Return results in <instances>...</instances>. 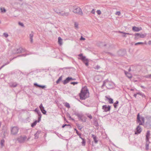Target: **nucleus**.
Segmentation results:
<instances>
[{"label":"nucleus","instance_id":"nucleus-1","mask_svg":"<svg viewBox=\"0 0 151 151\" xmlns=\"http://www.w3.org/2000/svg\"><path fill=\"white\" fill-rule=\"evenodd\" d=\"M80 99L82 100H84L89 96V92L88 90L86 88H82L79 94Z\"/></svg>","mask_w":151,"mask_h":151},{"label":"nucleus","instance_id":"nucleus-2","mask_svg":"<svg viewBox=\"0 0 151 151\" xmlns=\"http://www.w3.org/2000/svg\"><path fill=\"white\" fill-rule=\"evenodd\" d=\"M113 84L112 82L109 81L108 80H106L104 81L103 84L101 87L103 88L104 86H106L107 88L111 89L113 87Z\"/></svg>","mask_w":151,"mask_h":151},{"label":"nucleus","instance_id":"nucleus-3","mask_svg":"<svg viewBox=\"0 0 151 151\" xmlns=\"http://www.w3.org/2000/svg\"><path fill=\"white\" fill-rule=\"evenodd\" d=\"M54 11L56 12L58 15L63 16H68L69 15V13L68 12H63L59 9L56 8L53 9Z\"/></svg>","mask_w":151,"mask_h":151},{"label":"nucleus","instance_id":"nucleus-4","mask_svg":"<svg viewBox=\"0 0 151 151\" xmlns=\"http://www.w3.org/2000/svg\"><path fill=\"white\" fill-rule=\"evenodd\" d=\"M137 122L139 125H143L145 123V118L142 116L140 117L139 114L137 115Z\"/></svg>","mask_w":151,"mask_h":151},{"label":"nucleus","instance_id":"nucleus-5","mask_svg":"<svg viewBox=\"0 0 151 151\" xmlns=\"http://www.w3.org/2000/svg\"><path fill=\"white\" fill-rule=\"evenodd\" d=\"M29 139L30 137H29L27 139V137L26 136H20L17 138V140L19 143H23L25 142L26 139L28 140Z\"/></svg>","mask_w":151,"mask_h":151},{"label":"nucleus","instance_id":"nucleus-6","mask_svg":"<svg viewBox=\"0 0 151 151\" xmlns=\"http://www.w3.org/2000/svg\"><path fill=\"white\" fill-rule=\"evenodd\" d=\"M147 35L146 33L142 34L139 33H136L134 34L135 37L134 39L137 40L139 38H143L145 37Z\"/></svg>","mask_w":151,"mask_h":151},{"label":"nucleus","instance_id":"nucleus-7","mask_svg":"<svg viewBox=\"0 0 151 151\" xmlns=\"http://www.w3.org/2000/svg\"><path fill=\"white\" fill-rule=\"evenodd\" d=\"M11 134L13 135L17 134L19 131V128L17 127H12L11 128Z\"/></svg>","mask_w":151,"mask_h":151},{"label":"nucleus","instance_id":"nucleus-8","mask_svg":"<svg viewBox=\"0 0 151 151\" xmlns=\"http://www.w3.org/2000/svg\"><path fill=\"white\" fill-rule=\"evenodd\" d=\"M73 12L76 14L82 16L83 15V13L81 9L79 8H75L73 11Z\"/></svg>","mask_w":151,"mask_h":151},{"label":"nucleus","instance_id":"nucleus-9","mask_svg":"<svg viewBox=\"0 0 151 151\" xmlns=\"http://www.w3.org/2000/svg\"><path fill=\"white\" fill-rule=\"evenodd\" d=\"M140 125L138 126L136 129V131L135 132V134H140L142 131V129L141 127L140 126Z\"/></svg>","mask_w":151,"mask_h":151},{"label":"nucleus","instance_id":"nucleus-10","mask_svg":"<svg viewBox=\"0 0 151 151\" xmlns=\"http://www.w3.org/2000/svg\"><path fill=\"white\" fill-rule=\"evenodd\" d=\"M110 108L111 107L110 106L104 105L102 106V109L104 110V111L107 112L110 110Z\"/></svg>","mask_w":151,"mask_h":151},{"label":"nucleus","instance_id":"nucleus-11","mask_svg":"<svg viewBox=\"0 0 151 151\" xmlns=\"http://www.w3.org/2000/svg\"><path fill=\"white\" fill-rule=\"evenodd\" d=\"M142 29L141 27H137L136 26H133L132 28V30L133 31L138 32Z\"/></svg>","mask_w":151,"mask_h":151},{"label":"nucleus","instance_id":"nucleus-12","mask_svg":"<svg viewBox=\"0 0 151 151\" xmlns=\"http://www.w3.org/2000/svg\"><path fill=\"white\" fill-rule=\"evenodd\" d=\"M39 108H40V109L42 112V113L44 114H46V111L45 110L44 107L43 106L42 104H41L40 106H39Z\"/></svg>","mask_w":151,"mask_h":151},{"label":"nucleus","instance_id":"nucleus-13","mask_svg":"<svg viewBox=\"0 0 151 151\" xmlns=\"http://www.w3.org/2000/svg\"><path fill=\"white\" fill-rule=\"evenodd\" d=\"M75 114L77 116L79 119L82 120V118L83 116V115L82 114L78 113V112H76L75 113Z\"/></svg>","mask_w":151,"mask_h":151},{"label":"nucleus","instance_id":"nucleus-14","mask_svg":"<svg viewBox=\"0 0 151 151\" xmlns=\"http://www.w3.org/2000/svg\"><path fill=\"white\" fill-rule=\"evenodd\" d=\"M150 135V131H147V132L146 134V141H149V137Z\"/></svg>","mask_w":151,"mask_h":151},{"label":"nucleus","instance_id":"nucleus-15","mask_svg":"<svg viewBox=\"0 0 151 151\" xmlns=\"http://www.w3.org/2000/svg\"><path fill=\"white\" fill-rule=\"evenodd\" d=\"M9 86L11 87H15L17 85L16 82H11L9 83Z\"/></svg>","mask_w":151,"mask_h":151},{"label":"nucleus","instance_id":"nucleus-16","mask_svg":"<svg viewBox=\"0 0 151 151\" xmlns=\"http://www.w3.org/2000/svg\"><path fill=\"white\" fill-rule=\"evenodd\" d=\"M72 79L71 78H70V77L67 78L66 79L63 81V84L64 85L66 84L70 81V79Z\"/></svg>","mask_w":151,"mask_h":151},{"label":"nucleus","instance_id":"nucleus-17","mask_svg":"<svg viewBox=\"0 0 151 151\" xmlns=\"http://www.w3.org/2000/svg\"><path fill=\"white\" fill-rule=\"evenodd\" d=\"M105 98L106 100H108V101L110 104H111L113 103V99H112L110 98L109 96H106Z\"/></svg>","mask_w":151,"mask_h":151},{"label":"nucleus","instance_id":"nucleus-18","mask_svg":"<svg viewBox=\"0 0 151 151\" xmlns=\"http://www.w3.org/2000/svg\"><path fill=\"white\" fill-rule=\"evenodd\" d=\"M124 73L125 75L126 76L129 78H131L132 77V75L130 73H129L128 72L125 71Z\"/></svg>","mask_w":151,"mask_h":151},{"label":"nucleus","instance_id":"nucleus-19","mask_svg":"<svg viewBox=\"0 0 151 151\" xmlns=\"http://www.w3.org/2000/svg\"><path fill=\"white\" fill-rule=\"evenodd\" d=\"M33 33L32 32L29 35V38L30 39V42L32 43L33 42Z\"/></svg>","mask_w":151,"mask_h":151},{"label":"nucleus","instance_id":"nucleus-20","mask_svg":"<svg viewBox=\"0 0 151 151\" xmlns=\"http://www.w3.org/2000/svg\"><path fill=\"white\" fill-rule=\"evenodd\" d=\"M22 48H20L18 49H17L16 52H13V53H14V54L18 53H20L21 52H22Z\"/></svg>","mask_w":151,"mask_h":151},{"label":"nucleus","instance_id":"nucleus-21","mask_svg":"<svg viewBox=\"0 0 151 151\" xmlns=\"http://www.w3.org/2000/svg\"><path fill=\"white\" fill-rule=\"evenodd\" d=\"M124 52L122 50H119L117 52L118 55L120 56H123L124 55Z\"/></svg>","mask_w":151,"mask_h":151},{"label":"nucleus","instance_id":"nucleus-22","mask_svg":"<svg viewBox=\"0 0 151 151\" xmlns=\"http://www.w3.org/2000/svg\"><path fill=\"white\" fill-rule=\"evenodd\" d=\"M150 143L149 141H146L145 148L147 150H149V144Z\"/></svg>","mask_w":151,"mask_h":151},{"label":"nucleus","instance_id":"nucleus-23","mask_svg":"<svg viewBox=\"0 0 151 151\" xmlns=\"http://www.w3.org/2000/svg\"><path fill=\"white\" fill-rule=\"evenodd\" d=\"M34 85L35 86H37L41 88H44L45 87V86H42L41 85H39L37 83H35Z\"/></svg>","mask_w":151,"mask_h":151},{"label":"nucleus","instance_id":"nucleus-24","mask_svg":"<svg viewBox=\"0 0 151 151\" xmlns=\"http://www.w3.org/2000/svg\"><path fill=\"white\" fill-rule=\"evenodd\" d=\"M62 40L60 37H58V42L59 44L60 45H61L62 44Z\"/></svg>","mask_w":151,"mask_h":151},{"label":"nucleus","instance_id":"nucleus-25","mask_svg":"<svg viewBox=\"0 0 151 151\" xmlns=\"http://www.w3.org/2000/svg\"><path fill=\"white\" fill-rule=\"evenodd\" d=\"M92 137L93 138L94 141L96 143L98 142V141L97 140L96 137V136L94 135L93 134H92Z\"/></svg>","mask_w":151,"mask_h":151},{"label":"nucleus","instance_id":"nucleus-26","mask_svg":"<svg viewBox=\"0 0 151 151\" xmlns=\"http://www.w3.org/2000/svg\"><path fill=\"white\" fill-rule=\"evenodd\" d=\"M137 94H138L141 96L142 97H145V96L144 94L142 92H139L137 93Z\"/></svg>","mask_w":151,"mask_h":151},{"label":"nucleus","instance_id":"nucleus-27","mask_svg":"<svg viewBox=\"0 0 151 151\" xmlns=\"http://www.w3.org/2000/svg\"><path fill=\"white\" fill-rule=\"evenodd\" d=\"M39 132H37L36 134H35V139H37L39 137Z\"/></svg>","mask_w":151,"mask_h":151},{"label":"nucleus","instance_id":"nucleus-28","mask_svg":"<svg viewBox=\"0 0 151 151\" xmlns=\"http://www.w3.org/2000/svg\"><path fill=\"white\" fill-rule=\"evenodd\" d=\"M38 115V120H36L38 122H40V121L41 120V118L42 117V114H40Z\"/></svg>","mask_w":151,"mask_h":151},{"label":"nucleus","instance_id":"nucleus-29","mask_svg":"<svg viewBox=\"0 0 151 151\" xmlns=\"http://www.w3.org/2000/svg\"><path fill=\"white\" fill-rule=\"evenodd\" d=\"M34 111L36 112L38 115L41 114V113L37 108L35 109Z\"/></svg>","mask_w":151,"mask_h":151},{"label":"nucleus","instance_id":"nucleus-30","mask_svg":"<svg viewBox=\"0 0 151 151\" xmlns=\"http://www.w3.org/2000/svg\"><path fill=\"white\" fill-rule=\"evenodd\" d=\"M81 59L84 61H87V59H86V57L83 56L81 58Z\"/></svg>","mask_w":151,"mask_h":151},{"label":"nucleus","instance_id":"nucleus-31","mask_svg":"<svg viewBox=\"0 0 151 151\" xmlns=\"http://www.w3.org/2000/svg\"><path fill=\"white\" fill-rule=\"evenodd\" d=\"M144 77L146 78L151 79V74L145 75Z\"/></svg>","mask_w":151,"mask_h":151},{"label":"nucleus","instance_id":"nucleus-32","mask_svg":"<svg viewBox=\"0 0 151 151\" xmlns=\"http://www.w3.org/2000/svg\"><path fill=\"white\" fill-rule=\"evenodd\" d=\"M38 122L36 121H35L32 124H31V127H33L35 126L37 123Z\"/></svg>","mask_w":151,"mask_h":151},{"label":"nucleus","instance_id":"nucleus-33","mask_svg":"<svg viewBox=\"0 0 151 151\" xmlns=\"http://www.w3.org/2000/svg\"><path fill=\"white\" fill-rule=\"evenodd\" d=\"M62 79V76H61L58 79L56 83L57 84H58L60 82V81H61Z\"/></svg>","mask_w":151,"mask_h":151},{"label":"nucleus","instance_id":"nucleus-34","mask_svg":"<svg viewBox=\"0 0 151 151\" xmlns=\"http://www.w3.org/2000/svg\"><path fill=\"white\" fill-rule=\"evenodd\" d=\"M10 62L7 61L6 63L5 64L2 65L0 68V70L3 67H4L6 65L8 64Z\"/></svg>","mask_w":151,"mask_h":151},{"label":"nucleus","instance_id":"nucleus-35","mask_svg":"<svg viewBox=\"0 0 151 151\" xmlns=\"http://www.w3.org/2000/svg\"><path fill=\"white\" fill-rule=\"evenodd\" d=\"M119 103V101H116V102L114 104V106L115 108H116L117 107V104Z\"/></svg>","mask_w":151,"mask_h":151},{"label":"nucleus","instance_id":"nucleus-36","mask_svg":"<svg viewBox=\"0 0 151 151\" xmlns=\"http://www.w3.org/2000/svg\"><path fill=\"white\" fill-rule=\"evenodd\" d=\"M65 106L67 108H69L70 107V105L67 102L65 103Z\"/></svg>","mask_w":151,"mask_h":151},{"label":"nucleus","instance_id":"nucleus-37","mask_svg":"<svg viewBox=\"0 0 151 151\" xmlns=\"http://www.w3.org/2000/svg\"><path fill=\"white\" fill-rule=\"evenodd\" d=\"M0 10L2 12L5 13L6 11V9L4 8H1Z\"/></svg>","mask_w":151,"mask_h":151},{"label":"nucleus","instance_id":"nucleus-38","mask_svg":"<svg viewBox=\"0 0 151 151\" xmlns=\"http://www.w3.org/2000/svg\"><path fill=\"white\" fill-rule=\"evenodd\" d=\"M4 142V139H1V140L0 144L2 146H3Z\"/></svg>","mask_w":151,"mask_h":151},{"label":"nucleus","instance_id":"nucleus-39","mask_svg":"<svg viewBox=\"0 0 151 151\" xmlns=\"http://www.w3.org/2000/svg\"><path fill=\"white\" fill-rule=\"evenodd\" d=\"M144 43L143 42H138L136 43L135 44V45H140V44H143Z\"/></svg>","mask_w":151,"mask_h":151},{"label":"nucleus","instance_id":"nucleus-40","mask_svg":"<svg viewBox=\"0 0 151 151\" xmlns=\"http://www.w3.org/2000/svg\"><path fill=\"white\" fill-rule=\"evenodd\" d=\"M78 24L76 22H75L74 25L75 27L76 28H78Z\"/></svg>","mask_w":151,"mask_h":151},{"label":"nucleus","instance_id":"nucleus-41","mask_svg":"<svg viewBox=\"0 0 151 151\" xmlns=\"http://www.w3.org/2000/svg\"><path fill=\"white\" fill-rule=\"evenodd\" d=\"M86 142L84 139L83 140L82 142V145L83 146H84L85 145Z\"/></svg>","mask_w":151,"mask_h":151},{"label":"nucleus","instance_id":"nucleus-42","mask_svg":"<svg viewBox=\"0 0 151 151\" xmlns=\"http://www.w3.org/2000/svg\"><path fill=\"white\" fill-rule=\"evenodd\" d=\"M78 83V82H72L70 83L71 84H73L75 85L76 84H77Z\"/></svg>","mask_w":151,"mask_h":151},{"label":"nucleus","instance_id":"nucleus-43","mask_svg":"<svg viewBox=\"0 0 151 151\" xmlns=\"http://www.w3.org/2000/svg\"><path fill=\"white\" fill-rule=\"evenodd\" d=\"M87 116L90 119H91L92 118V117L91 115V114H87Z\"/></svg>","mask_w":151,"mask_h":151},{"label":"nucleus","instance_id":"nucleus-44","mask_svg":"<svg viewBox=\"0 0 151 151\" xmlns=\"http://www.w3.org/2000/svg\"><path fill=\"white\" fill-rule=\"evenodd\" d=\"M96 12L99 15H100L101 14V12L100 10H98L96 11Z\"/></svg>","mask_w":151,"mask_h":151},{"label":"nucleus","instance_id":"nucleus-45","mask_svg":"<svg viewBox=\"0 0 151 151\" xmlns=\"http://www.w3.org/2000/svg\"><path fill=\"white\" fill-rule=\"evenodd\" d=\"M120 14H121L120 12L119 11H117V12H116V13H115L117 15L119 16L120 15Z\"/></svg>","mask_w":151,"mask_h":151},{"label":"nucleus","instance_id":"nucleus-46","mask_svg":"<svg viewBox=\"0 0 151 151\" xmlns=\"http://www.w3.org/2000/svg\"><path fill=\"white\" fill-rule=\"evenodd\" d=\"M100 68V67L99 66V65H97V66H95V67L94 68H95V69L98 70V69H99Z\"/></svg>","mask_w":151,"mask_h":151},{"label":"nucleus","instance_id":"nucleus-47","mask_svg":"<svg viewBox=\"0 0 151 151\" xmlns=\"http://www.w3.org/2000/svg\"><path fill=\"white\" fill-rule=\"evenodd\" d=\"M3 35L6 37H7L8 36V34L6 33H4Z\"/></svg>","mask_w":151,"mask_h":151},{"label":"nucleus","instance_id":"nucleus-48","mask_svg":"<svg viewBox=\"0 0 151 151\" xmlns=\"http://www.w3.org/2000/svg\"><path fill=\"white\" fill-rule=\"evenodd\" d=\"M18 24L19 25H20V26H22V27L24 26V24L22 23H21V22H19Z\"/></svg>","mask_w":151,"mask_h":151},{"label":"nucleus","instance_id":"nucleus-49","mask_svg":"<svg viewBox=\"0 0 151 151\" xmlns=\"http://www.w3.org/2000/svg\"><path fill=\"white\" fill-rule=\"evenodd\" d=\"M78 129H79L80 130L81 129H82V128L83 127H82L80 126L79 125H78Z\"/></svg>","mask_w":151,"mask_h":151},{"label":"nucleus","instance_id":"nucleus-50","mask_svg":"<svg viewBox=\"0 0 151 151\" xmlns=\"http://www.w3.org/2000/svg\"><path fill=\"white\" fill-rule=\"evenodd\" d=\"M80 40H85V38H83V37L81 36V37L80 39Z\"/></svg>","mask_w":151,"mask_h":151},{"label":"nucleus","instance_id":"nucleus-51","mask_svg":"<svg viewBox=\"0 0 151 151\" xmlns=\"http://www.w3.org/2000/svg\"><path fill=\"white\" fill-rule=\"evenodd\" d=\"M91 12L93 14H95V11L94 10V9H93V10L91 11Z\"/></svg>","mask_w":151,"mask_h":151},{"label":"nucleus","instance_id":"nucleus-52","mask_svg":"<svg viewBox=\"0 0 151 151\" xmlns=\"http://www.w3.org/2000/svg\"><path fill=\"white\" fill-rule=\"evenodd\" d=\"M74 130L76 131V133H77V134L78 135H80L79 134H78V131L76 129H74Z\"/></svg>","mask_w":151,"mask_h":151},{"label":"nucleus","instance_id":"nucleus-53","mask_svg":"<svg viewBox=\"0 0 151 151\" xmlns=\"http://www.w3.org/2000/svg\"><path fill=\"white\" fill-rule=\"evenodd\" d=\"M86 62H84V63H85V65H86V66H88V62H87V61H86Z\"/></svg>","mask_w":151,"mask_h":151},{"label":"nucleus","instance_id":"nucleus-54","mask_svg":"<svg viewBox=\"0 0 151 151\" xmlns=\"http://www.w3.org/2000/svg\"><path fill=\"white\" fill-rule=\"evenodd\" d=\"M119 32L120 33H124L125 34H128V35H129V33H124L123 32H120V31H119Z\"/></svg>","mask_w":151,"mask_h":151},{"label":"nucleus","instance_id":"nucleus-55","mask_svg":"<svg viewBox=\"0 0 151 151\" xmlns=\"http://www.w3.org/2000/svg\"><path fill=\"white\" fill-rule=\"evenodd\" d=\"M70 78H71L72 79H70V81L72 80H75L76 79L75 78H73L71 77H70Z\"/></svg>","mask_w":151,"mask_h":151},{"label":"nucleus","instance_id":"nucleus-56","mask_svg":"<svg viewBox=\"0 0 151 151\" xmlns=\"http://www.w3.org/2000/svg\"><path fill=\"white\" fill-rule=\"evenodd\" d=\"M78 56L81 58L83 56V54H80L78 55Z\"/></svg>","mask_w":151,"mask_h":151},{"label":"nucleus","instance_id":"nucleus-57","mask_svg":"<svg viewBox=\"0 0 151 151\" xmlns=\"http://www.w3.org/2000/svg\"><path fill=\"white\" fill-rule=\"evenodd\" d=\"M148 44L149 45H151V40L149 41V42H148Z\"/></svg>","mask_w":151,"mask_h":151},{"label":"nucleus","instance_id":"nucleus-58","mask_svg":"<svg viewBox=\"0 0 151 151\" xmlns=\"http://www.w3.org/2000/svg\"><path fill=\"white\" fill-rule=\"evenodd\" d=\"M137 94H135L134 95V97L135 98H136V96H137Z\"/></svg>","mask_w":151,"mask_h":151},{"label":"nucleus","instance_id":"nucleus-59","mask_svg":"<svg viewBox=\"0 0 151 151\" xmlns=\"http://www.w3.org/2000/svg\"><path fill=\"white\" fill-rule=\"evenodd\" d=\"M80 135L79 136H80V134H79ZM79 137L81 138L82 140L84 139H83V138H82L81 136H79Z\"/></svg>","mask_w":151,"mask_h":151},{"label":"nucleus","instance_id":"nucleus-60","mask_svg":"<svg viewBox=\"0 0 151 151\" xmlns=\"http://www.w3.org/2000/svg\"><path fill=\"white\" fill-rule=\"evenodd\" d=\"M141 87L142 88H145V87H144V86H141Z\"/></svg>","mask_w":151,"mask_h":151},{"label":"nucleus","instance_id":"nucleus-61","mask_svg":"<svg viewBox=\"0 0 151 151\" xmlns=\"http://www.w3.org/2000/svg\"><path fill=\"white\" fill-rule=\"evenodd\" d=\"M98 76H96L95 77V79H97L98 80Z\"/></svg>","mask_w":151,"mask_h":151},{"label":"nucleus","instance_id":"nucleus-62","mask_svg":"<svg viewBox=\"0 0 151 151\" xmlns=\"http://www.w3.org/2000/svg\"><path fill=\"white\" fill-rule=\"evenodd\" d=\"M64 125L65 126H65H69V125H68V124H64Z\"/></svg>","mask_w":151,"mask_h":151},{"label":"nucleus","instance_id":"nucleus-63","mask_svg":"<svg viewBox=\"0 0 151 151\" xmlns=\"http://www.w3.org/2000/svg\"><path fill=\"white\" fill-rule=\"evenodd\" d=\"M65 127V126L64 125L62 126V127L63 128H64Z\"/></svg>","mask_w":151,"mask_h":151},{"label":"nucleus","instance_id":"nucleus-64","mask_svg":"<svg viewBox=\"0 0 151 151\" xmlns=\"http://www.w3.org/2000/svg\"><path fill=\"white\" fill-rule=\"evenodd\" d=\"M131 70V68H129V69L128 71H130Z\"/></svg>","mask_w":151,"mask_h":151}]
</instances>
